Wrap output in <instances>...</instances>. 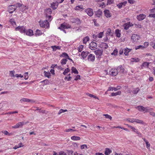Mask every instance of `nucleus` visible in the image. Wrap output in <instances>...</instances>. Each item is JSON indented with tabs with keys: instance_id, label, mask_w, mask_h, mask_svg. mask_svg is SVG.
I'll use <instances>...</instances> for the list:
<instances>
[{
	"instance_id": "nucleus-2",
	"label": "nucleus",
	"mask_w": 155,
	"mask_h": 155,
	"mask_svg": "<svg viewBox=\"0 0 155 155\" xmlns=\"http://www.w3.org/2000/svg\"><path fill=\"white\" fill-rule=\"evenodd\" d=\"M71 26L70 25L64 23L61 24L60 26L58 28L59 29L62 30L64 33H66V31L65 30V29H68L71 28Z\"/></svg>"
},
{
	"instance_id": "nucleus-52",
	"label": "nucleus",
	"mask_w": 155,
	"mask_h": 155,
	"mask_svg": "<svg viewBox=\"0 0 155 155\" xmlns=\"http://www.w3.org/2000/svg\"><path fill=\"white\" fill-rule=\"evenodd\" d=\"M28 72H26L24 74V78L25 80H27L29 78L28 75Z\"/></svg>"
},
{
	"instance_id": "nucleus-6",
	"label": "nucleus",
	"mask_w": 155,
	"mask_h": 155,
	"mask_svg": "<svg viewBox=\"0 0 155 155\" xmlns=\"http://www.w3.org/2000/svg\"><path fill=\"white\" fill-rule=\"evenodd\" d=\"M109 73L110 75L115 76L118 74V71L117 68H112L110 70Z\"/></svg>"
},
{
	"instance_id": "nucleus-62",
	"label": "nucleus",
	"mask_w": 155,
	"mask_h": 155,
	"mask_svg": "<svg viewBox=\"0 0 155 155\" xmlns=\"http://www.w3.org/2000/svg\"><path fill=\"white\" fill-rule=\"evenodd\" d=\"M114 0H108L107 2V5H110L114 2Z\"/></svg>"
},
{
	"instance_id": "nucleus-23",
	"label": "nucleus",
	"mask_w": 155,
	"mask_h": 155,
	"mask_svg": "<svg viewBox=\"0 0 155 155\" xmlns=\"http://www.w3.org/2000/svg\"><path fill=\"white\" fill-rule=\"evenodd\" d=\"M71 73H74L75 74H78L79 73L78 70L76 68L74 67H72L71 69Z\"/></svg>"
},
{
	"instance_id": "nucleus-49",
	"label": "nucleus",
	"mask_w": 155,
	"mask_h": 155,
	"mask_svg": "<svg viewBox=\"0 0 155 155\" xmlns=\"http://www.w3.org/2000/svg\"><path fill=\"white\" fill-rule=\"evenodd\" d=\"M70 71V69H69L68 68H67L65 69L63 74L64 75H66L67 73L69 72Z\"/></svg>"
},
{
	"instance_id": "nucleus-24",
	"label": "nucleus",
	"mask_w": 155,
	"mask_h": 155,
	"mask_svg": "<svg viewBox=\"0 0 155 155\" xmlns=\"http://www.w3.org/2000/svg\"><path fill=\"white\" fill-rule=\"evenodd\" d=\"M17 8V6L15 5H10V13H12L15 11Z\"/></svg>"
},
{
	"instance_id": "nucleus-55",
	"label": "nucleus",
	"mask_w": 155,
	"mask_h": 155,
	"mask_svg": "<svg viewBox=\"0 0 155 155\" xmlns=\"http://www.w3.org/2000/svg\"><path fill=\"white\" fill-rule=\"evenodd\" d=\"M143 45H139L137 46H136L135 47V50H137L139 49H143Z\"/></svg>"
},
{
	"instance_id": "nucleus-43",
	"label": "nucleus",
	"mask_w": 155,
	"mask_h": 155,
	"mask_svg": "<svg viewBox=\"0 0 155 155\" xmlns=\"http://www.w3.org/2000/svg\"><path fill=\"white\" fill-rule=\"evenodd\" d=\"M86 95L90 97H93V98H94L95 99L99 100V98H98V97H97L96 96H94L93 94H90L88 93H86Z\"/></svg>"
},
{
	"instance_id": "nucleus-56",
	"label": "nucleus",
	"mask_w": 155,
	"mask_h": 155,
	"mask_svg": "<svg viewBox=\"0 0 155 155\" xmlns=\"http://www.w3.org/2000/svg\"><path fill=\"white\" fill-rule=\"evenodd\" d=\"M103 115L105 117L107 118H109L111 120L112 119V117L110 115H108L107 114H104Z\"/></svg>"
},
{
	"instance_id": "nucleus-53",
	"label": "nucleus",
	"mask_w": 155,
	"mask_h": 155,
	"mask_svg": "<svg viewBox=\"0 0 155 155\" xmlns=\"http://www.w3.org/2000/svg\"><path fill=\"white\" fill-rule=\"evenodd\" d=\"M67 111L68 110H63L62 109H61L59 110V111L58 114V115H59L60 114H61V113L64 112H65Z\"/></svg>"
},
{
	"instance_id": "nucleus-57",
	"label": "nucleus",
	"mask_w": 155,
	"mask_h": 155,
	"mask_svg": "<svg viewBox=\"0 0 155 155\" xmlns=\"http://www.w3.org/2000/svg\"><path fill=\"white\" fill-rule=\"evenodd\" d=\"M83 48V45H80L79 47L78 48V49L79 52L81 51Z\"/></svg>"
},
{
	"instance_id": "nucleus-61",
	"label": "nucleus",
	"mask_w": 155,
	"mask_h": 155,
	"mask_svg": "<svg viewBox=\"0 0 155 155\" xmlns=\"http://www.w3.org/2000/svg\"><path fill=\"white\" fill-rule=\"evenodd\" d=\"M139 89L137 88L134 89L133 91V93L134 94H137L139 91Z\"/></svg>"
},
{
	"instance_id": "nucleus-4",
	"label": "nucleus",
	"mask_w": 155,
	"mask_h": 155,
	"mask_svg": "<svg viewBox=\"0 0 155 155\" xmlns=\"http://www.w3.org/2000/svg\"><path fill=\"white\" fill-rule=\"evenodd\" d=\"M39 23L40 25L42 27L48 28L49 27V22L47 20L44 21H39Z\"/></svg>"
},
{
	"instance_id": "nucleus-14",
	"label": "nucleus",
	"mask_w": 155,
	"mask_h": 155,
	"mask_svg": "<svg viewBox=\"0 0 155 155\" xmlns=\"http://www.w3.org/2000/svg\"><path fill=\"white\" fill-rule=\"evenodd\" d=\"M25 33L27 35H28L29 36H32L34 35L33 30L31 29L26 30Z\"/></svg>"
},
{
	"instance_id": "nucleus-38",
	"label": "nucleus",
	"mask_w": 155,
	"mask_h": 155,
	"mask_svg": "<svg viewBox=\"0 0 155 155\" xmlns=\"http://www.w3.org/2000/svg\"><path fill=\"white\" fill-rule=\"evenodd\" d=\"M44 74L45 76L47 77L48 78H49L51 75V73L48 72L44 71Z\"/></svg>"
},
{
	"instance_id": "nucleus-9",
	"label": "nucleus",
	"mask_w": 155,
	"mask_h": 155,
	"mask_svg": "<svg viewBox=\"0 0 155 155\" xmlns=\"http://www.w3.org/2000/svg\"><path fill=\"white\" fill-rule=\"evenodd\" d=\"M85 12L90 16H92L94 14L93 10L89 8L85 9Z\"/></svg>"
},
{
	"instance_id": "nucleus-28",
	"label": "nucleus",
	"mask_w": 155,
	"mask_h": 155,
	"mask_svg": "<svg viewBox=\"0 0 155 155\" xmlns=\"http://www.w3.org/2000/svg\"><path fill=\"white\" fill-rule=\"evenodd\" d=\"M101 47L104 49H107L108 48L107 44L105 43H102L101 45Z\"/></svg>"
},
{
	"instance_id": "nucleus-1",
	"label": "nucleus",
	"mask_w": 155,
	"mask_h": 155,
	"mask_svg": "<svg viewBox=\"0 0 155 155\" xmlns=\"http://www.w3.org/2000/svg\"><path fill=\"white\" fill-rule=\"evenodd\" d=\"M135 108L137 109L140 112H144L150 111L153 110L152 108H150L149 109H147V107H145L142 106H137L135 107Z\"/></svg>"
},
{
	"instance_id": "nucleus-30",
	"label": "nucleus",
	"mask_w": 155,
	"mask_h": 155,
	"mask_svg": "<svg viewBox=\"0 0 155 155\" xmlns=\"http://www.w3.org/2000/svg\"><path fill=\"white\" fill-rule=\"evenodd\" d=\"M20 101H22L24 102H34L35 101L32 100H30L26 98H23L21 99Z\"/></svg>"
},
{
	"instance_id": "nucleus-8",
	"label": "nucleus",
	"mask_w": 155,
	"mask_h": 155,
	"mask_svg": "<svg viewBox=\"0 0 155 155\" xmlns=\"http://www.w3.org/2000/svg\"><path fill=\"white\" fill-rule=\"evenodd\" d=\"M97 44L94 42H92L89 44V48L91 50H95L97 48Z\"/></svg>"
},
{
	"instance_id": "nucleus-44",
	"label": "nucleus",
	"mask_w": 155,
	"mask_h": 155,
	"mask_svg": "<svg viewBox=\"0 0 155 155\" xmlns=\"http://www.w3.org/2000/svg\"><path fill=\"white\" fill-rule=\"evenodd\" d=\"M118 52V50L117 48H115L113 52L111 53V55H114V56H116L117 55Z\"/></svg>"
},
{
	"instance_id": "nucleus-47",
	"label": "nucleus",
	"mask_w": 155,
	"mask_h": 155,
	"mask_svg": "<svg viewBox=\"0 0 155 155\" xmlns=\"http://www.w3.org/2000/svg\"><path fill=\"white\" fill-rule=\"evenodd\" d=\"M140 61V60L137 58H131V61L132 62H138Z\"/></svg>"
},
{
	"instance_id": "nucleus-29",
	"label": "nucleus",
	"mask_w": 155,
	"mask_h": 155,
	"mask_svg": "<svg viewBox=\"0 0 155 155\" xmlns=\"http://www.w3.org/2000/svg\"><path fill=\"white\" fill-rule=\"evenodd\" d=\"M142 139L145 142L147 148V149L149 148L150 146V144L149 143V142L148 141L146 140V139L144 138H142Z\"/></svg>"
},
{
	"instance_id": "nucleus-40",
	"label": "nucleus",
	"mask_w": 155,
	"mask_h": 155,
	"mask_svg": "<svg viewBox=\"0 0 155 155\" xmlns=\"http://www.w3.org/2000/svg\"><path fill=\"white\" fill-rule=\"evenodd\" d=\"M42 34V33L41 32L40 30L38 29L36 30V33H35V35L36 36H39V35H41Z\"/></svg>"
},
{
	"instance_id": "nucleus-39",
	"label": "nucleus",
	"mask_w": 155,
	"mask_h": 155,
	"mask_svg": "<svg viewBox=\"0 0 155 155\" xmlns=\"http://www.w3.org/2000/svg\"><path fill=\"white\" fill-rule=\"evenodd\" d=\"M131 51V49H128L127 48L124 49V54L125 55H128V54Z\"/></svg>"
},
{
	"instance_id": "nucleus-37",
	"label": "nucleus",
	"mask_w": 155,
	"mask_h": 155,
	"mask_svg": "<svg viewBox=\"0 0 155 155\" xmlns=\"http://www.w3.org/2000/svg\"><path fill=\"white\" fill-rule=\"evenodd\" d=\"M149 63L147 62H143L141 66V67L142 68H143L142 67H148L149 66Z\"/></svg>"
},
{
	"instance_id": "nucleus-3",
	"label": "nucleus",
	"mask_w": 155,
	"mask_h": 155,
	"mask_svg": "<svg viewBox=\"0 0 155 155\" xmlns=\"http://www.w3.org/2000/svg\"><path fill=\"white\" fill-rule=\"evenodd\" d=\"M140 39V36L139 35L137 34H133L131 37V40L132 42L134 43H137Z\"/></svg>"
},
{
	"instance_id": "nucleus-60",
	"label": "nucleus",
	"mask_w": 155,
	"mask_h": 155,
	"mask_svg": "<svg viewBox=\"0 0 155 155\" xmlns=\"http://www.w3.org/2000/svg\"><path fill=\"white\" fill-rule=\"evenodd\" d=\"M149 44L148 42H145L144 43V46H143V47L144 48H146L148 45Z\"/></svg>"
},
{
	"instance_id": "nucleus-22",
	"label": "nucleus",
	"mask_w": 155,
	"mask_h": 155,
	"mask_svg": "<svg viewBox=\"0 0 155 155\" xmlns=\"http://www.w3.org/2000/svg\"><path fill=\"white\" fill-rule=\"evenodd\" d=\"M45 12L46 16L48 15H50L52 13L51 10L50 8H47L45 10Z\"/></svg>"
},
{
	"instance_id": "nucleus-42",
	"label": "nucleus",
	"mask_w": 155,
	"mask_h": 155,
	"mask_svg": "<svg viewBox=\"0 0 155 155\" xmlns=\"http://www.w3.org/2000/svg\"><path fill=\"white\" fill-rule=\"evenodd\" d=\"M16 6H17V7L18 6L19 8H21V7H24L25 8L24 10H26L27 8L26 7V6L24 5L23 4H22L20 3H18L16 4L15 5Z\"/></svg>"
},
{
	"instance_id": "nucleus-64",
	"label": "nucleus",
	"mask_w": 155,
	"mask_h": 155,
	"mask_svg": "<svg viewBox=\"0 0 155 155\" xmlns=\"http://www.w3.org/2000/svg\"><path fill=\"white\" fill-rule=\"evenodd\" d=\"M148 16L150 18H155V13L153 14H150Z\"/></svg>"
},
{
	"instance_id": "nucleus-32",
	"label": "nucleus",
	"mask_w": 155,
	"mask_h": 155,
	"mask_svg": "<svg viewBox=\"0 0 155 155\" xmlns=\"http://www.w3.org/2000/svg\"><path fill=\"white\" fill-rule=\"evenodd\" d=\"M10 23H11L13 27H16V24L14 19H10Z\"/></svg>"
},
{
	"instance_id": "nucleus-27",
	"label": "nucleus",
	"mask_w": 155,
	"mask_h": 155,
	"mask_svg": "<svg viewBox=\"0 0 155 155\" xmlns=\"http://www.w3.org/2000/svg\"><path fill=\"white\" fill-rule=\"evenodd\" d=\"M72 140L74 141H77L80 140V137L77 136H74L71 137Z\"/></svg>"
},
{
	"instance_id": "nucleus-51",
	"label": "nucleus",
	"mask_w": 155,
	"mask_h": 155,
	"mask_svg": "<svg viewBox=\"0 0 155 155\" xmlns=\"http://www.w3.org/2000/svg\"><path fill=\"white\" fill-rule=\"evenodd\" d=\"M67 60L66 59L64 58L61 60V63L62 65H64L66 64Z\"/></svg>"
},
{
	"instance_id": "nucleus-54",
	"label": "nucleus",
	"mask_w": 155,
	"mask_h": 155,
	"mask_svg": "<svg viewBox=\"0 0 155 155\" xmlns=\"http://www.w3.org/2000/svg\"><path fill=\"white\" fill-rule=\"evenodd\" d=\"M76 130H73V129H71V128H68V129H66L64 131V132H70V131H72L73 132H74V131H76Z\"/></svg>"
},
{
	"instance_id": "nucleus-17",
	"label": "nucleus",
	"mask_w": 155,
	"mask_h": 155,
	"mask_svg": "<svg viewBox=\"0 0 155 155\" xmlns=\"http://www.w3.org/2000/svg\"><path fill=\"white\" fill-rule=\"evenodd\" d=\"M146 16L145 15L143 14H140L137 17V19L139 21L143 20L144 19Z\"/></svg>"
},
{
	"instance_id": "nucleus-50",
	"label": "nucleus",
	"mask_w": 155,
	"mask_h": 155,
	"mask_svg": "<svg viewBox=\"0 0 155 155\" xmlns=\"http://www.w3.org/2000/svg\"><path fill=\"white\" fill-rule=\"evenodd\" d=\"M131 129L134 132H135L137 134L139 135L140 134V133L138 131L136 130V128L134 127H133Z\"/></svg>"
},
{
	"instance_id": "nucleus-63",
	"label": "nucleus",
	"mask_w": 155,
	"mask_h": 155,
	"mask_svg": "<svg viewBox=\"0 0 155 155\" xmlns=\"http://www.w3.org/2000/svg\"><path fill=\"white\" fill-rule=\"evenodd\" d=\"M62 56L65 58H69V56L68 55V54L65 53H64L62 54Z\"/></svg>"
},
{
	"instance_id": "nucleus-33",
	"label": "nucleus",
	"mask_w": 155,
	"mask_h": 155,
	"mask_svg": "<svg viewBox=\"0 0 155 155\" xmlns=\"http://www.w3.org/2000/svg\"><path fill=\"white\" fill-rule=\"evenodd\" d=\"M120 30L118 29H116L115 30V34L117 37L120 38L121 34L120 33Z\"/></svg>"
},
{
	"instance_id": "nucleus-19",
	"label": "nucleus",
	"mask_w": 155,
	"mask_h": 155,
	"mask_svg": "<svg viewBox=\"0 0 155 155\" xmlns=\"http://www.w3.org/2000/svg\"><path fill=\"white\" fill-rule=\"evenodd\" d=\"M117 70L118 73H124V68L122 66H119L117 68Z\"/></svg>"
},
{
	"instance_id": "nucleus-18",
	"label": "nucleus",
	"mask_w": 155,
	"mask_h": 155,
	"mask_svg": "<svg viewBox=\"0 0 155 155\" xmlns=\"http://www.w3.org/2000/svg\"><path fill=\"white\" fill-rule=\"evenodd\" d=\"M89 53V52L87 51H83L82 52V53H81V57H82V58L83 59H84L88 54Z\"/></svg>"
},
{
	"instance_id": "nucleus-46",
	"label": "nucleus",
	"mask_w": 155,
	"mask_h": 155,
	"mask_svg": "<svg viewBox=\"0 0 155 155\" xmlns=\"http://www.w3.org/2000/svg\"><path fill=\"white\" fill-rule=\"evenodd\" d=\"M89 41V38L88 36H86L83 39V43L86 44L87 42Z\"/></svg>"
},
{
	"instance_id": "nucleus-7",
	"label": "nucleus",
	"mask_w": 155,
	"mask_h": 155,
	"mask_svg": "<svg viewBox=\"0 0 155 155\" xmlns=\"http://www.w3.org/2000/svg\"><path fill=\"white\" fill-rule=\"evenodd\" d=\"M27 123L25 122L24 121L19 122L14 126H12L13 128H18L19 127H21L23 125L26 124Z\"/></svg>"
},
{
	"instance_id": "nucleus-21",
	"label": "nucleus",
	"mask_w": 155,
	"mask_h": 155,
	"mask_svg": "<svg viewBox=\"0 0 155 155\" xmlns=\"http://www.w3.org/2000/svg\"><path fill=\"white\" fill-rule=\"evenodd\" d=\"M72 22L76 23L77 24H80L81 23L80 20L78 18H73L72 19Z\"/></svg>"
},
{
	"instance_id": "nucleus-41",
	"label": "nucleus",
	"mask_w": 155,
	"mask_h": 155,
	"mask_svg": "<svg viewBox=\"0 0 155 155\" xmlns=\"http://www.w3.org/2000/svg\"><path fill=\"white\" fill-rule=\"evenodd\" d=\"M72 77L71 76V74H68V76H66L64 78V80H67V81H70L71 80Z\"/></svg>"
},
{
	"instance_id": "nucleus-35",
	"label": "nucleus",
	"mask_w": 155,
	"mask_h": 155,
	"mask_svg": "<svg viewBox=\"0 0 155 155\" xmlns=\"http://www.w3.org/2000/svg\"><path fill=\"white\" fill-rule=\"evenodd\" d=\"M53 51H56L57 49H60L61 48L59 46H53L51 47Z\"/></svg>"
},
{
	"instance_id": "nucleus-25",
	"label": "nucleus",
	"mask_w": 155,
	"mask_h": 155,
	"mask_svg": "<svg viewBox=\"0 0 155 155\" xmlns=\"http://www.w3.org/2000/svg\"><path fill=\"white\" fill-rule=\"evenodd\" d=\"M112 153V151L108 148H106L104 151V154L105 155H109Z\"/></svg>"
},
{
	"instance_id": "nucleus-15",
	"label": "nucleus",
	"mask_w": 155,
	"mask_h": 155,
	"mask_svg": "<svg viewBox=\"0 0 155 155\" xmlns=\"http://www.w3.org/2000/svg\"><path fill=\"white\" fill-rule=\"evenodd\" d=\"M104 34L103 32H100L98 33L97 35H93V38L94 39H96V38H101L103 37V35Z\"/></svg>"
},
{
	"instance_id": "nucleus-16",
	"label": "nucleus",
	"mask_w": 155,
	"mask_h": 155,
	"mask_svg": "<svg viewBox=\"0 0 155 155\" xmlns=\"http://www.w3.org/2000/svg\"><path fill=\"white\" fill-rule=\"evenodd\" d=\"M87 60L89 61H94L95 60L94 55L92 54H90L88 56Z\"/></svg>"
},
{
	"instance_id": "nucleus-10",
	"label": "nucleus",
	"mask_w": 155,
	"mask_h": 155,
	"mask_svg": "<svg viewBox=\"0 0 155 155\" xmlns=\"http://www.w3.org/2000/svg\"><path fill=\"white\" fill-rule=\"evenodd\" d=\"M133 24L131 23L130 22H128L124 24L123 26L124 27V29L125 30H127L130 27L133 26Z\"/></svg>"
},
{
	"instance_id": "nucleus-11",
	"label": "nucleus",
	"mask_w": 155,
	"mask_h": 155,
	"mask_svg": "<svg viewBox=\"0 0 155 155\" xmlns=\"http://www.w3.org/2000/svg\"><path fill=\"white\" fill-rule=\"evenodd\" d=\"M51 7L54 10L57 8L59 5V3L57 2H53L51 4Z\"/></svg>"
},
{
	"instance_id": "nucleus-26",
	"label": "nucleus",
	"mask_w": 155,
	"mask_h": 155,
	"mask_svg": "<svg viewBox=\"0 0 155 155\" xmlns=\"http://www.w3.org/2000/svg\"><path fill=\"white\" fill-rule=\"evenodd\" d=\"M102 11L99 10L96 12V16L98 17H100L102 15Z\"/></svg>"
},
{
	"instance_id": "nucleus-36",
	"label": "nucleus",
	"mask_w": 155,
	"mask_h": 155,
	"mask_svg": "<svg viewBox=\"0 0 155 155\" xmlns=\"http://www.w3.org/2000/svg\"><path fill=\"white\" fill-rule=\"evenodd\" d=\"M121 91H118L116 93H112L111 94V96H115L117 95H120L121 94Z\"/></svg>"
},
{
	"instance_id": "nucleus-20",
	"label": "nucleus",
	"mask_w": 155,
	"mask_h": 155,
	"mask_svg": "<svg viewBox=\"0 0 155 155\" xmlns=\"http://www.w3.org/2000/svg\"><path fill=\"white\" fill-rule=\"evenodd\" d=\"M127 4V2L125 1L123 2L119 3L117 5V6L119 8H120L123 7V6H124Z\"/></svg>"
},
{
	"instance_id": "nucleus-5",
	"label": "nucleus",
	"mask_w": 155,
	"mask_h": 155,
	"mask_svg": "<svg viewBox=\"0 0 155 155\" xmlns=\"http://www.w3.org/2000/svg\"><path fill=\"white\" fill-rule=\"evenodd\" d=\"M15 30L16 31H19L21 33H24L25 34L26 31V28L24 26H19L15 27Z\"/></svg>"
},
{
	"instance_id": "nucleus-58",
	"label": "nucleus",
	"mask_w": 155,
	"mask_h": 155,
	"mask_svg": "<svg viewBox=\"0 0 155 155\" xmlns=\"http://www.w3.org/2000/svg\"><path fill=\"white\" fill-rule=\"evenodd\" d=\"M135 27L137 28H141L142 27L141 25L140 24H134Z\"/></svg>"
},
{
	"instance_id": "nucleus-59",
	"label": "nucleus",
	"mask_w": 155,
	"mask_h": 155,
	"mask_svg": "<svg viewBox=\"0 0 155 155\" xmlns=\"http://www.w3.org/2000/svg\"><path fill=\"white\" fill-rule=\"evenodd\" d=\"M81 149H83L84 148L87 149V145L86 144H84L81 145Z\"/></svg>"
},
{
	"instance_id": "nucleus-31",
	"label": "nucleus",
	"mask_w": 155,
	"mask_h": 155,
	"mask_svg": "<svg viewBox=\"0 0 155 155\" xmlns=\"http://www.w3.org/2000/svg\"><path fill=\"white\" fill-rule=\"evenodd\" d=\"M113 33L111 31V29L110 28L107 29L106 34L107 36L108 35H113Z\"/></svg>"
},
{
	"instance_id": "nucleus-12",
	"label": "nucleus",
	"mask_w": 155,
	"mask_h": 155,
	"mask_svg": "<svg viewBox=\"0 0 155 155\" xmlns=\"http://www.w3.org/2000/svg\"><path fill=\"white\" fill-rule=\"evenodd\" d=\"M95 54L98 56V57H100L103 54V51L101 50H97L94 51Z\"/></svg>"
},
{
	"instance_id": "nucleus-48",
	"label": "nucleus",
	"mask_w": 155,
	"mask_h": 155,
	"mask_svg": "<svg viewBox=\"0 0 155 155\" xmlns=\"http://www.w3.org/2000/svg\"><path fill=\"white\" fill-rule=\"evenodd\" d=\"M125 120L127 121H128L130 122L133 123L134 122V118H128L125 119Z\"/></svg>"
},
{
	"instance_id": "nucleus-34",
	"label": "nucleus",
	"mask_w": 155,
	"mask_h": 155,
	"mask_svg": "<svg viewBox=\"0 0 155 155\" xmlns=\"http://www.w3.org/2000/svg\"><path fill=\"white\" fill-rule=\"evenodd\" d=\"M24 145L23 144L21 143H20L17 145H16L15 147H13V149H17L19 148L23 147Z\"/></svg>"
},
{
	"instance_id": "nucleus-45",
	"label": "nucleus",
	"mask_w": 155,
	"mask_h": 155,
	"mask_svg": "<svg viewBox=\"0 0 155 155\" xmlns=\"http://www.w3.org/2000/svg\"><path fill=\"white\" fill-rule=\"evenodd\" d=\"M134 122L137 123L143 124V120L137 119H134Z\"/></svg>"
},
{
	"instance_id": "nucleus-13",
	"label": "nucleus",
	"mask_w": 155,
	"mask_h": 155,
	"mask_svg": "<svg viewBox=\"0 0 155 155\" xmlns=\"http://www.w3.org/2000/svg\"><path fill=\"white\" fill-rule=\"evenodd\" d=\"M104 13L105 15L107 18H110L111 16V14L110 13L109 11L108 10H105L104 11Z\"/></svg>"
}]
</instances>
